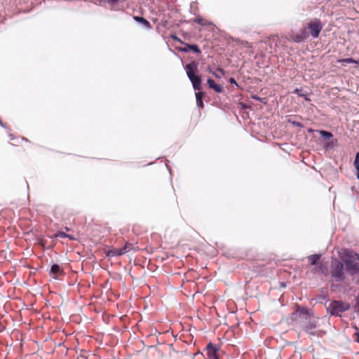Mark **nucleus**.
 I'll list each match as a JSON object with an SVG mask.
<instances>
[{
	"mask_svg": "<svg viewBox=\"0 0 359 359\" xmlns=\"http://www.w3.org/2000/svg\"><path fill=\"white\" fill-rule=\"evenodd\" d=\"M353 311L359 313V293L355 297V304L353 306Z\"/></svg>",
	"mask_w": 359,
	"mask_h": 359,
	"instance_id": "obj_21",
	"label": "nucleus"
},
{
	"mask_svg": "<svg viewBox=\"0 0 359 359\" xmlns=\"http://www.w3.org/2000/svg\"><path fill=\"white\" fill-rule=\"evenodd\" d=\"M316 133L320 135V138L324 141L323 147L325 151H331L337 147L338 140L334 137L332 132L324 129H319L316 130Z\"/></svg>",
	"mask_w": 359,
	"mask_h": 359,
	"instance_id": "obj_4",
	"label": "nucleus"
},
{
	"mask_svg": "<svg viewBox=\"0 0 359 359\" xmlns=\"http://www.w3.org/2000/svg\"><path fill=\"white\" fill-rule=\"evenodd\" d=\"M317 130H315V129H313L311 128H309L307 129V133H313L315 132H316Z\"/></svg>",
	"mask_w": 359,
	"mask_h": 359,
	"instance_id": "obj_31",
	"label": "nucleus"
},
{
	"mask_svg": "<svg viewBox=\"0 0 359 359\" xmlns=\"http://www.w3.org/2000/svg\"><path fill=\"white\" fill-rule=\"evenodd\" d=\"M286 286V284L285 283H281V287H285Z\"/></svg>",
	"mask_w": 359,
	"mask_h": 359,
	"instance_id": "obj_40",
	"label": "nucleus"
},
{
	"mask_svg": "<svg viewBox=\"0 0 359 359\" xmlns=\"http://www.w3.org/2000/svg\"><path fill=\"white\" fill-rule=\"evenodd\" d=\"M207 84L210 89L213 90L217 93H222L224 92L223 86L215 83L211 77L207 79Z\"/></svg>",
	"mask_w": 359,
	"mask_h": 359,
	"instance_id": "obj_11",
	"label": "nucleus"
},
{
	"mask_svg": "<svg viewBox=\"0 0 359 359\" xmlns=\"http://www.w3.org/2000/svg\"><path fill=\"white\" fill-rule=\"evenodd\" d=\"M49 273L50 275H53L55 276H60L64 273V270L58 264L53 263L50 266Z\"/></svg>",
	"mask_w": 359,
	"mask_h": 359,
	"instance_id": "obj_12",
	"label": "nucleus"
},
{
	"mask_svg": "<svg viewBox=\"0 0 359 359\" xmlns=\"http://www.w3.org/2000/svg\"><path fill=\"white\" fill-rule=\"evenodd\" d=\"M355 170H356V173H355L356 177L359 180V168L355 169Z\"/></svg>",
	"mask_w": 359,
	"mask_h": 359,
	"instance_id": "obj_33",
	"label": "nucleus"
},
{
	"mask_svg": "<svg viewBox=\"0 0 359 359\" xmlns=\"http://www.w3.org/2000/svg\"><path fill=\"white\" fill-rule=\"evenodd\" d=\"M311 318H314L313 312L312 309L306 306H298L296 310L290 315L292 321H297L301 319L303 323L310 320Z\"/></svg>",
	"mask_w": 359,
	"mask_h": 359,
	"instance_id": "obj_5",
	"label": "nucleus"
},
{
	"mask_svg": "<svg viewBox=\"0 0 359 359\" xmlns=\"http://www.w3.org/2000/svg\"><path fill=\"white\" fill-rule=\"evenodd\" d=\"M198 65L199 63L197 61L191 60L184 66V69L195 91L196 106L201 109L204 107L203 99L205 93L202 90L203 79L198 72Z\"/></svg>",
	"mask_w": 359,
	"mask_h": 359,
	"instance_id": "obj_2",
	"label": "nucleus"
},
{
	"mask_svg": "<svg viewBox=\"0 0 359 359\" xmlns=\"http://www.w3.org/2000/svg\"><path fill=\"white\" fill-rule=\"evenodd\" d=\"M207 70L208 72L211 73L213 76H215L217 79H220L221 76L218 75L217 72L221 73L222 76H224L226 74V71L222 68H217L216 71H214L210 66H208Z\"/></svg>",
	"mask_w": 359,
	"mask_h": 359,
	"instance_id": "obj_16",
	"label": "nucleus"
},
{
	"mask_svg": "<svg viewBox=\"0 0 359 359\" xmlns=\"http://www.w3.org/2000/svg\"><path fill=\"white\" fill-rule=\"evenodd\" d=\"M353 165H354L355 169L359 168V151L356 152V154L355 155Z\"/></svg>",
	"mask_w": 359,
	"mask_h": 359,
	"instance_id": "obj_23",
	"label": "nucleus"
},
{
	"mask_svg": "<svg viewBox=\"0 0 359 359\" xmlns=\"http://www.w3.org/2000/svg\"><path fill=\"white\" fill-rule=\"evenodd\" d=\"M355 341L359 344V332H357L355 333Z\"/></svg>",
	"mask_w": 359,
	"mask_h": 359,
	"instance_id": "obj_32",
	"label": "nucleus"
},
{
	"mask_svg": "<svg viewBox=\"0 0 359 359\" xmlns=\"http://www.w3.org/2000/svg\"><path fill=\"white\" fill-rule=\"evenodd\" d=\"M228 82L231 84V85H233L235 86H236L237 88H240V86L238 85V83H237V81H236V79L233 78V77H230L229 79H228Z\"/></svg>",
	"mask_w": 359,
	"mask_h": 359,
	"instance_id": "obj_27",
	"label": "nucleus"
},
{
	"mask_svg": "<svg viewBox=\"0 0 359 359\" xmlns=\"http://www.w3.org/2000/svg\"><path fill=\"white\" fill-rule=\"evenodd\" d=\"M130 245V243H126L122 248H121L123 255H125L126 252L129 251V248Z\"/></svg>",
	"mask_w": 359,
	"mask_h": 359,
	"instance_id": "obj_25",
	"label": "nucleus"
},
{
	"mask_svg": "<svg viewBox=\"0 0 359 359\" xmlns=\"http://www.w3.org/2000/svg\"><path fill=\"white\" fill-rule=\"evenodd\" d=\"M317 325L318 318L314 316V318H311L310 320L304 323L303 330L311 336H319V333L322 332L314 331L317 327Z\"/></svg>",
	"mask_w": 359,
	"mask_h": 359,
	"instance_id": "obj_8",
	"label": "nucleus"
},
{
	"mask_svg": "<svg viewBox=\"0 0 359 359\" xmlns=\"http://www.w3.org/2000/svg\"><path fill=\"white\" fill-rule=\"evenodd\" d=\"M183 46L178 47L177 50L182 53L193 52L196 54H201V50L199 46L196 43H189L184 42Z\"/></svg>",
	"mask_w": 359,
	"mask_h": 359,
	"instance_id": "obj_10",
	"label": "nucleus"
},
{
	"mask_svg": "<svg viewBox=\"0 0 359 359\" xmlns=\"http://www.w3.org/2000/svg\"><path fill=\"white\" fill-rule=\"evenodd\" d=\"M166 167H167L168 170H169V172L171 174V168H170V166L166 165Z\"/></svg>",
	"mask_w": 359,
	"mask_h": 359,
	"instance_id": "obj_37",
	"label": "nucleus"
},
{
	"mask_svg": "<svg viewBox=\"0 0 359 359\" xmlns=\"http://www.w3.org/2000/svg\"><path fill=\"white\" fill-rule=\"evenodd\" d=\"M133 20L137 23L142 25L147 29H151V23L144 17L140 15H133Z\"/></svg>",
	"mask_w": 359,
	"mask_h": 359,
	"instance_id": "obj_13",
	"label": "nucleus"
},
{
	"mask_svg": "<svg viewBox=\"0 0 359 359\" xmlns=\"http://www.w3.org/2000/svg\"><path fill=\"white\" fill-rule=\"evenodd\" d=\"M9 137H10L11 140H13L14 139L13 134H9Z\"/></svg>",
	"mask_w": 359,
	"mask_h": 359,
	"instance_id": "obj_38",
	"label": "nucleus"
},
{
	"mask_svg": "<svg viewBox=\"0 0 359 359\" xmlns=\"http://www.w3.org/2000/svg\"><path fill=\"white\" fill-rule=\"evenodd\" d=\"M327 313L331 316L340 317L341 314L350 309L349 303L341 300H332L328 305L325 304Z\"/></svg>",
	"mask_w": 359,
	"mask_h": 359,
	"instance_id": "obj_3",
	"label": "nucleus"
},
{
	"mask_svg": "<svg viewBox=\"0 0 359 359\" xmlns=\"http://www.w3.org/2000/svg\"><path fill=\"white\" fill-rule=\"evenodd\" d=\"M321 256L322 255L320 253H316L309 256L308 259L310 264L313 266H318L320 260Z\"/></svg>",
	"mask_w": 359,
	"mask_h": 359,
	"instance_id": "obj_15",
	"label": "nucleus"
},
{
	"mask_svg": "<svg viewBox=\"0 0 359 359\" xmlns=\"http://www.w3.org/2000/svg\"><path fill=\"white\" fill-rule=\"evenodd\" d=\"M217 74H218V75H220V76L222 75L221 73H219V72H217Z\"/></svg>",
	"mask_w": 359,
	"mask_h": 359,
	"instance_id": "obj_41",
	"label": "nucleus"
},
{
	"mask_svg": "<svg viewBox=\"0 0 359 359\" xmlns=\"http://www.w3.org/2000/svg\"><path fill=\"white\" fill-rule=\"evenodd\" d=\"M318 270L324 275L327 274V268L324 264H320L318 266Z\"/></svg>",
	"mask_w": 359,
	"mask_h": 359,
	"instance_id": "obj_24",
	"label": "nucleus"
},
{
	"mask_svg": "<svg viewBox=\"0 0 359 359\" xmlns=\"http://www.w3.org/2000/svg\"><path fill=\"white\" fill-rule=\"evenodd\" d=\"M353 64H355V65L359 66V60H355V62H353Z\"/></svg>",
	"mask_w": 359,
	"mask_h": 359,
	"instance_id": "obj_36",
	"label": "nucleus"
},
{
	"mask_svg": "<svg viewBox=\"0 0 359 359\" xmlns=\"http://www.w3.org/2000/svg\"><path fill=\"white\" fill-rule=\"evenodd\" d=\"M171 38L182 44L184 43V41L181 39H180L176 34L171 35Z\"/></svg>",
	"mask_w": 359,
	"mask_h": 359,
	"instance_id": "obj_28",
	"label": "nucleus"
},
{
	"mask_svg": "<svg viewBox=\"0 0 359 359\" xmlns=\"http://www.w3.org/2000/svg\"><path fill=\"white\" fill-rule=\"evenodd\" d=\"M288 123H290L291 125L294 126H297L299 128H304V126L303 123L294 120L292 117H289L287 120Z\"/></svg>",
	"mask_w": 359,
	"mask_h": 359,
	"instance_id": "obj_19",
	"label": "nucleus"
},
{
	"mask_svg": "<svg viewBox=\"0 0 359 359\" xmlns=\"http://www.w3.org/2000/svg\"><path fill=\"white\" fill-rule=\"evenodd\" d=\"M355 252L348 248H343L339 252V257L332 258L331 261V275L337 282H343L346 279L345 272L351 276L359 274V263L355 257Z\"/></svg>",
	"mask_w": 359,
	"mask_h": 359,
	"instance_id": "obj_1",
	"label": "nucleus"
},
{
	"mask_svg": "<svg viewBox=\"0 0 359 359\" xmlns=\"http://www.w3.org/2000/svg\"><path fill=\"white\" fill-rule=\"evenodd\" d=\"M206 351L207 359H219L220 346L210 341L203 350Z\"/></svg>",
	"mask_w": 359,
	"mask_h": 359,
	"instance_id": "obj_7",
	"label": "nucleus"
},
{
	"mask_svg": "<svg viewBox=\"0 0 359 359\" xmlns=\"http://www.w3.org/2000/svg\"><path fill=\"white\" fill-rule=\"evenodd\" d=\"M340 63L353 64L355 62V59L352 57H345L339 61Z\"/></svg>",
	"mask_w": 359,
	"mask_h": 359,
	"instance_id": "obj_22",
	"label": "nucleus"
},
{
	"mask_svg": "<svg viewBox=\"0 0 359 359\" xmlns=\"http://www.w3.org/2000/svg\"><path fill=\"white\" fill-rule=\"evenodd\" d=\"M252 97L254 99V100H259L261 102H262L263 100H264V98H262L260 97H259L258 95H252Z\"/></svg>",
	"mask_w": 359,
	"mask_h": 359,
	"instance_id": "obj_30",
	"label": "nucleus"
},
{
	"mask_svg": "<svg viewBox=\"0 0 359 359\" xmlns=\"http://www.w3.org/2000/svg\"><path fill=\"white\" fill-rule=\"evenodd\" d=\"M105 255L107 257H119L123 255V252L120 248H110L105 250Z\"/></svg>",
	"mask_w": 359,
	"mask_h": 359,
	"instance_id": "obj_14",
	"label": "nucleus"
},
{
	"mask_svg": "<svg viewBox=\"0 0 359 359\" xmlns=\"http://www.w3.org/2000/svg\"><path fill=\"white\" fill-rule=\"evenodd\" d=\"M358 284L359 285V281L358 282Z\"/></svg>",
	"mask_w": 359,
	"mask_h": 359,
	"instance_id": "obj_42",
	"label": "nucleus"
},
{
	"mask_svg": "<svg viewBox=\"0 0 359 359\" xmlns=\"http://www.w3.org/2000/svg\"><path fill=\"white\" fill-rule=\"evenodd\" d=\"M56 236L60 238H69L71 240L74 239L73 236L62 231H58L56 234Z\"/></svg>",
	"mask_w": 359,
	"mask_h": 359,
	"instance_id": "obj_20",
	"label": "nucleus"
},
{
	"mask_svg": "<svg viewBox=\"0 0 359 359\" xmlns=\"http://www.w3.org/2000/svg\"><path fill=\"white\" fill-rule=\"evenodd\" d=\"M293 93L296 94L297 96L303 97L305 100H310L308 95L302 92V88H297L294 90Z\"/></svg>",
	"mask_w": 359,
	"mask_h": 359,
	"instance_id": "obj_18",
	"label": "nucleus"
},
{
	"mask_svg": "<svg viewBox=\"0 0 359 359\" xmlns=\"http://www.w3.org/2000/svg\"><path fill=\"white\" fill-rule=\"evenodd\" d=\"M355 257L357 259V260L359 262V254L355 252Z\"/></svg>",
	"mask_w": 359,
	"mask_h": 359,
	"instance_id": "obj_35",
	"label": "nucleus"
},
{
	"mask_svg": "<svg viewBox=\"0 0 359 359\" xmlns=\"http://www.w3.org/2000/svg\"><path fill=\"white\" fill-rule=\"evenodd\" d=\"M323 25L320 19L314 18L307 23L306 29L309 30L313 39L318 38Z\"/></svg>",
	"mask_w": 359,
	"mask_h": 359,
	"instance_id": "obj_6",
	"label": "nucleus"
},
{
	"mask_svg": "<svg viewBox=\"0 0 359 359\" xmlns=\"http://www.w3.org/2000/svg\"><path fill=\"white\" fill-rule=\"evenodd\" d=\"M238 104L241 109H248L249 108L248 105L245 102H241Z\"/></svg>",
	"mask_w": 359,
	"mask_h": 359,
	"instance_id": "obj_29",
	"label": "nucleus"
},
{
	"mask_svg": "<svg viewBox=\"0 0 359 359\" xmlns=\"http://www.w3.org/2000/svg\"><path fill=\"white\" fill-rule=\"evenodd\" d=\"M309 36V33L306 27L300 29L298 32L293 33L291 36L292 39L295 43H302Z\"/></svg>",
	"mask_w": 359,
	"mask_h": 359,
	"instance_id": "obj_9",
	"label": "nucleus"
},
{
	"mask_svg": "<svg viewBox=\"0 0 359 359\" xmlns=\"http://www.w3.org/2000/svg\"><path fill=\"white\" fill-rule=\"evenodd\" d=\"M318 299H323L325 301V304L328 302H330V299L327 297V296L326 294H325L324 293H321L319 296H318Z\"/></svg>",
	"mask_w": 359,
	"mask_h": 359,
	"instance_id": "obj_26",
	"label": "nucleus"
},
{
	"mask_svg": "<svg viewBox=\"0 0 359 359\" xmlns=\"http://www.w3.org/2000/svg\"><path fill=\"white\" fill-rule=\"evenodd\" d=\"M0 126L2 127V128H6V126L5 124L4 123V122L1 121V119L0 118Z\"/></svg>",
	"mask_w": 359,
	"mask_h": 359,
	"instance_id": "obj_34",
	"label": "nucleus"
},
{
	"mask_svg": "<svg viewBox=\"0 0 359 359\" xmlns=\"http://www.w3.org/2000/svg\"><path fill=\"white\" fill-rule=\"evenodd\" d=\"M195 4H196L195 2H191V9H193V6H194Z\"/></svg>",
	"mask_w": 359,
	"mask_h": 359,
	"instance_id": "obj_39",
	"label": "nucleus"
},
{
	"mask_svg": "<svg viewBox=\"0 0 359 359\" xmlns=\"http://www.w3.org/2000/svg\"><path fill=\"white\" fill-rule=\"evenodd\" d=\"M194 21L197 23V24H199L201 25V26H209V25H212L213 23L212 22H210V21H204L203 18L201 17V16H198L197 18H196Z\"/></svg>",
	"mask_w": 359,
	"mask_h": 359,
	"instance_id": "obj_17",
	"label": "nucleus"
}]
</instances>
